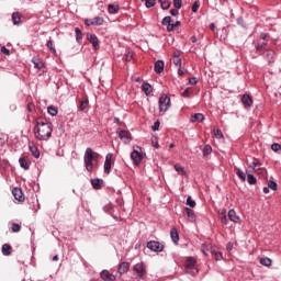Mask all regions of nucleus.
<instances>
[{
	"label": "nucleus",
	"mask_w": 281,
	"mask_h": 281,
	"mask_svg": "<svg viewBox=\"0 0 281 281\" xmlns=\"http://www.w3.org/2000/svg\"><path fill=\"white\" fill-rule=\"evenodd\" d=\"M53 131L54 127L52 126V123L45 121H36L34 135L40 142H47V139L52 137Z\"/></svg>",
	"instance_id": "nucleus-1"
},
{
	"label": "nucleus",
	"mask_w": 281,
	"mask_h": 281,
	"mask_svg": "<svg viewBox=\"0 0 281 281\" xmlns=\"http://www.w3.org/2000/svg\"><path fill=\"white\" fill-rule=\"evenodd\" d=\"M100 157V154L93 151L91 147H88L83 155V161L86 164V170L88 172H91L93 170V160L98 159Z\"/></svg>",
	"instance_id": "nucleus-2"
},
{
	"label": "nucleus",
	"mask_w": 281,
	"mask_h": 281,
	"mask_svg": "<svg viewBox=\"0 0 281 281\" xmlns=\"http://www.w3.org/2000/svg\"><path fill=\"white\" fill-rule=\"evenodd\" d=\"M186 271L190 276H196L199 273V269H196V259L193 257H188L186 261Z\"/></svg>",
	"instance_id": "nucleus-3"
},
{
	"label": "nucleus",
	"mask_w": 281,
	"mask_h": 281,
	"mask_svg": "<svg viewBox=\"0 0 281 281\" xmlns=\"http://www.w3.org/2000/svg\"><path fill=\"white\" fill-rule=\"evenodd\" d=\"M159 111L160 113H166V111H168V109H170L171 103H170V97L168 94H162L159 98Z\"/></svg>",
	"instance_id": "nucleus-4"
},
{
	"label": "nucleus",
	"mask_w": 281,
	"mask_h": 281,
	"mask_svg": "<svg viewBox=\"0 0 281 281\" xmlns=\"http://www.w3.org/2000/svg\"><path fill=\"white\" fill-rule=\"evenodd\" d=\"M144 157L145 154L142 151V147H136L131 154V159L134 161L135 166H139Z\"/></svg>",
	"instance_id": "nucleus-5"
},
{
	"label": "nucleus",
	"mask_w": 281,
	"mask_h": 281,
	"mask_svg": "<svg viewBox=\"0 0 281 281\" xmlns=\"http://www.w3.org/2000/svg\"><path fill=\"white\" fill-rule=\"evenodd\" d=\"M147 249H150V251L161 252L164 251V245L159 241L150 240L147 243Z\"/></svg>",
	"instance_id": "nucleus-6"
},
{
	"label": "nucleus",
	"mask_w": 281,
	"mask_h": 281,
	"mask_svg": "<svg viewBox=\"0 0 281 281\" xmlns=\"http://www.w3.org/2000/svg\"><path fill=\"white\" fill-rule=\"evenodd\" d=\"M134 272L138 276V278H144L146 276V266L144 262L136 263L134 266Z\"/></svg>",
	"instance_id": "nucleus-7"
},
{
	"label": "nucleus",
	"mask_w": 281,
	"mask_h": 281,
	"mask_svg": "<svg viewBox=\"0 0 281 281\" xmlns=\"http://www.w3.org/2000/svg\"><path fill=\"white\" fill-rule=\"evenodd\" d=\"M12 194L15 201H19L20 203H23V201H25V195H23V190H21V188H13Z\"/></svg>",
	"instance_id": "nucleus-8"
},
{
	"label": "nucleus",
	"mask_w": 281,
	"mask_h": 281,
	"mask_svg": "<svg viewBox=\"0 0 281 281\" xmlns=\"http://www.w3.org/2000/svg\"><path fill=\"white\" fill-rule=\"evenodd\" d=\"M87 38L90 43H92L94 49H100V41L95 34L87 33Z\"/></svg>",
	"instance_id": "nucleus-9"
},
{
	"label": "nucleus",
	"mask_w": 281,
	"mask_h": 281,
	"mask_svg": "<svg viewBox=\"0 0 281 281\" xmlns=\"http://www.w3.org/2000/svg\"><path fill=\"white\" fill-rule=\"evenodd\" d=\"M113 159V154H108L105 156V161H104V172L105 175H111V160Z\"/></svg>",
	"instance_id": "nucleus-10"
},
{
	"label": "nucleus",
	"mask_w": 281,
	"mask_h": 281,
	"mask_svg": "<svg viewBox=\"0 0 281 281\" xmlns=\"http://www.w3.org/2000/svg\"><path fill=\"white\" fill-rule=\"evenodd\" d=\"M119 137L120 139H122V142H124V144H131V134L128 131H120L119 132Z\"/></svg>",
	"instance_id": "nucleus-11"
},
{
	"label": "nucleus",
	"mask_w": 281,
	"mask_h": 281,
	"mask_svg": "<svg viewBox=\"0 0 281 281\" xmlns=\"http://www.w3.org/2000/svg\"><path fill=\"white\" fill-rule=\"evenodd\" d=\"M241 102H243L245 109H251V106L254 105V100L251 99V97L249 94H244L241 97Z\"/></svg>",
	"instance_id": "nucleus-12"
},
{
	"label": "nucleus",
	"mask_w": 281,
	"mask_h": 281,
	"mask_svg": "<svg viewBox=\"0 0 281 281\" xmlns=\"http://www.w3.org/2000/svg\"><path fill=\"white\" fill-rule=\"evenodd\" d=\"M100 278L103 280V281H115L116 278H115V274H111L109 272V270H103L101 273H100Z\"/></svg>",
	"instance_id": "nucleus-13"
},
{
	"label": "nucleus",
	"mask_w": 281,
	"mask_h": 281,
	"mask_svg": "<svg viewBox=\"0 0 281 281\" xmlns=\"http://www.w3.org/2000/svg\"><path fill=\"white\" fill-rule=\"evenodd\" d=\"M131 268V263L123 261L120 266H119V270L117 273H120L121 276H123V273H127L128 269Z\"/></svg>",
	"instance_id": "nucleus-14"
},
{
	"label": "nucleus",
	"mask_w": 281,
	"mask_h": 281,
	"mask_svg": "<svg viewBox=\"0 0 281 281\" xmlns=\"http://www.w3.org/2000/svg\"><path fill=\"white\" fill-rule=\"evenodd\" d=\"M164 67H165L164 60L159 59L154 65V71L156 74H161L164 71Z\"/></svg>",
	"instance_id": "nucleus-15"
},
{
	"label": "nucleus",
	"mask_w": 281,
	"mask_h": 281,
	"mask_svg": "<svg viewBox=\"0 0 281 281\" xmlns=\"http://www.w3.org/2000/svg\"><path fill=\"white\" fill-rule=\"evenodd\" d=\"M228 218L233 223H239L240 222V217L237 216L236 211L234 209L228 211Z\"/></svg>",
	"instance_id": "nucleus-16"
},
{
	"label": "nucleus",
	"mask_w": 281,
	"mask_h": 281,
	"mask_svg": "<svg viewBox=\"0 0 281 281\" xmlns=\"http://www.w3.org/2000/svg\"><path fill=\"white\" fill-rule=\"evenodd\" d=\"M188 221L191 223H194L196 221V215L194 214V211L190 207H186Z\"/></svg>",
	"instance_id": "nucleus-17"
},
{
	"label": "nucleus",
	"mask_w": 281,
	"mask_h": 281,
	"mask_svg": "<svg viewBox=\"0 0 281 281\" xmlns=\"http://www.w3.org/2000/svg\"><path fill=\"white\" fill-rule=\"evenodd\" d=\"M142 90L146 95H150V93H153V86H150L148 82H143Z\"/></svg>",
	"instance_id": "nucleus-18"
},
{
	"label": "nucleus",
	"mask_w": 281,
	"mask_h": 281,
	"mask_svg": "<svg viewBox=\"0 0 281 281\" xmlns=\"http://www.w3.org/2000/svg\"><path fill=\"white\" fill-rule=\"evenodd\" d=\"M102 183H104V180L102 179H92L91 186L94 188V190H100L102 188Z\"/></svg>",
	"instance_id": "nucleus-19"
},
{
	"label": "nucleus",
	"mask_w": 281,
	"mask_h": 281,
	"mask_svg": "<svg viewBox=\"0 0 281 281\" xmlns=\"http://www.w3.org/2000/svg\"><path fill=\"white\" fill-rule=\"evenodd\" d=\"M170 236H171L172 243H175V245H177V243H179V232L177 231V228H172L170 231Z\"/></svg>",
	"instance_id": "nucleus-20"
},
{
	"label": "nucleus",
	"mask_w": 281,
	"mask_h": 281,
	"mask_svg": "<svg viewBox=\"0 0 281 281\" xmlns=\"http://www.w3.org/2000/svg\"><path fill=\"white\" fill-rule=\"evenodd\" d=\"M109 14H117L120 12V5L117 4H109L108 5Z\"/></svg>",
	"instance_id": "nucleus-21"
},
{
	"label": "nucleus",
	"mask_w": 281,
	"mask_h": 281,
	"mask_svg": "<svg viewBox=\"0 0 281 281\" xmlns=\"http://www.w3.org/2000/svg\"><path fill=\"white\" fill-rule=\"evenodd\" d=\"M203 120H205V116L201 113H195L191 116V122H203Z\"/></svg>",
	"instance_id": "nucleus-22"
},
{
	"label": "nucleus",
	"mask_w": 281,
	"mask_h": 281,
	"mask_svg": "<svg viewBox=\"0 0 281 281\" xmlns=\"http://www.w3.org/2000/svg\"><path fill=\"white\" fill-rule=\"evenodd\" d=\"M2 254L3 256H10L12 254V246L9 244L2 245Z\"/></svg>",
	"instance_id": "nucleus-23"
},
{
	"label": "nucleus",
	"mask_w": 281,
	"mask_h": 281,
	"mask_svg": "<svg viewBox=\"0 0 281 281\" xmlns=\"http://www.w3.org/2000/svg\"><path fill=\"white\" fill-rule=\"evenodd\" d=\"M19 164H20L21 168H23L24 170H30V162H27V160H25L24 157H21L19 159Z\"/></svg>",
	"instance_id": "nucleus-24"
},
{
	"label": "nucleus",
	"mask_w": 281,
	"mask_h": 281,
	"mask_svg": "<svg viewBox=\"0 0 281 281\" xmlns=\"http://www.w3.org/2000/svg\"><path fill=\"white\" fill-rule=\"evenodd\" d=\"M12 22L14 25H20L21 24V14L19 12H14L12 14Z\"/></svg>",
	"instance_id": "nucleus-25"
},
{
	"label": "nucleus",
	"mask_w": 281,
	"mask_h": 281,
	"mask_svg": "<svg viewBox=\"0 0 281 281\" xmlns=\"http://www.w3.org/2000/svg\"><path fill=\"white\" fill-rule=\"evenodd\" d=\"M237 177L240 179V181L245 182L247 181V176L240 170V168H235Z\"/></svg>",
	"instance_id": "nucleus-26"
},
{
	"label": "nucleus",
	"mask_w": 281,
	"mask_h": 281,
	"mask_svg": "<svg viewBox=\"0 0 281 281\" xmlns=\"http://www.w3.org/2000/svg\"><path fill=\"white\" fill-rule=\"evenodd\" d=\"M47 113L49 115H52L53 117H56V115H58V109H56V106H54V105H49L47 108Z\"/></svg>",
	"instance_id": "nucleus-27"
},
{
	"label": "nucleus",
	"mask_w": 281,
	"mask_h": 281,
	"mask_svg": "<svg viewBox=\"0 0 281 281\" xmlns=\"http://www.w3.org/2000/svg\"><path fill=\"white\" fill-rule=\"evenodd\" d=\"M260 265H262L263 267H271L272 261L269 257H262L260 259Z\"/></svg>",
	"instance_id": "nucleus-28"
},
{
	"label": "nucleus",
	"mask_w": 281,
	"mask_h": 281,
	"mask_svg": "<svg viewBox=\"0 0 281 281\" xmlns=\"http://www.w3.org/2000/svg\"><path fill=\"white\" fill-rule=\"evenodd\" d=\"M30 150L35 159H38V157H41V151H38V148H36V146H30Z\"/></svg>",
	"instance_id": "nucleus-29"
},
{
	"label": "nucleus",
	"mask_w": 281,
	"mask_h": 281,
	"mask_svg": "<svg viewBox=\"0 0 281 281\" xmlns=\"http://www.w3.org/2000/svg\"><path fill=\"white\" fill-rule=\"evenodd\" d=\"M257 181L258 179H256L254 175L251 173L247 175V182L249 183V186H256Z\"/></svg>",
	"instance_id": "nucleus-30"
},
{
	"label": "nucleus",
	"mask_w": 281,
	"mask_h": 281,
	"mask_svg": "<svg viewBox=\"0 0 281 281\" xmlns=\"http://www.w3.org/2000/svg\"><path fill=\"white\" fill-rule=\"evenodd\" d=\"M266 56L268 58V63H273L276 53L273 50H267Z\"/></svg>",
	"instance_id": "nucleus-31"
},
{
	"label": "nucleus",
	"mask_w": 281,
	"mask_h": 281,
	"mask_svg": "<svg viewBox=\"0 0 281 281\" xmlns=\"http://www.w3.org/2000/svg\"><path fill=\"white\" fill-rule=\"evenodd\" d=\"M203 157H207V155H212V146L205 145L202 149Z\"/></svg>",
	"instance_id": "nucleus-32"
},
{
	"label": "nucleus",
	"mask_w": 281,
	"mask_h": 281,
	"mask_svg": "<svg viewBox=\"0 0 281 281\" xmlns=\"http://www.w3.org/2000/svg\"><path fill=\"white\" fill-rule=\"evenodd\" d=\"M75 34H76V41L77 43H80L82 41V31L78 27L75 29Z\"/></svg>",
	"instance_id": "nucleus-33"
},
{
	"label": "nucleus",
	"mask_w": 281,
	"mask_h": 281,
	"mask_svg": "<svg viewBox=\"0 0 281 281\" xmlns=\"http://www.w3.org/2000/svg\"><path fill=\"white\" fill-rule=\"evenodd\" d=\"M93 25H103L104 24V18L95 16L92 19Z\"/></svg>",
	"instance_id": "nucleus-34"
},
{
	"label": "nucleus",
	"mask_w": 281,
	"mask_h": 281,
	"mask_svg": "<svg viewBox=\"0 0 281 281\" xmlns=\"http://www.w3.org/2000/svg\"><path fill=\"white\" fill-rule=\"evenodd\" d=\"M89 106V99L80 101L79 111H85Z\"/></svg>",
	"instance_id": "nucleus-35"
},
{
	"label": "nucleus",
	"mask_w": 281,
	"mask_h": 281,
	"mask_svg": "<svg viewBox=\"0 0 281 281\" xmlns=\"http://www.w3.org/2000/svg\"><path fill=\"white\" fill-rule=\"evenodd\" d=\"M179 25H181V21H176L173 24H169V26H167V32L175 31V27H179Z\"/></svg>",
	"instance_id": "nucleus-36"
},
{
	"label": "nucleus",
	"mask_w": 281,
	"mask_h": 281,
	"mask_svg": "<svg viewBox=\"0 0 281 281\" xmlns=\"http://www.w3.org/2000/svg\"><path fill=\"white\" fill-rule=\"evenodd\" d=\"M46 47H48L49 52H52V54H56V48L54 47V41L48 40L46 43Z\"/></svg>",
	"instance_id": "nucleus-37"
},
{
	"label": "nucleus",
	"mask_w": 281,
	"mask_h": 281,
	"mask_svg": "<svg viewBox=\"0 0 281 281\" xmlns=\"http://www.w3.org/2000/svg\"><path fill=\"white\" fill-rule=\"evenodd\" d=\"M162 10H168L170 8V1L168 0H159Z\"/></svg>",
	"instance_id": "nucleus-38"
},
{
	"label": "nucleus",
	"mask_w": 281,
	"mask_h": 281,
	"mask_svg": "<svg viewBox=\"0 0 281 281\" xmlns=\"http://www.w3.org/2000/svg\"><path fill=\"white\" fill-rule=\"evenodd\" d=\"M171 22H172V18H171L170 15L165 16V18L162 19V21H161V23H162L164 25H167V27L170 26Z\"/></svg>",
	"instance_id": "nucleus-39"
},
{
	"label": "nucleus",
	"mask_w": 281,
	"mask_h": 281,
	"mask_svg": "<svg viewBox=\"0 0 281 281\" xmlns=\"http://www.w3.org/2000/svg\"><path fill=\"white\" fill-rule=\"evenodd\" d=\"M187 205H189V207H195L196 206V202L194 200H192V196H188L187 198Z\"/></svg>",
	"instance_id": "nucleus-40"
},
{
	"label": "nucleus",
	"mask_w": 281,
	"mask_h": 281,
	"mask_svg": "<svg viewBox=\"0 0 281 281\" xmlns=\"http://www.w3.org/2000/svg\"><path fill=\"white\" fill-rule=\"evenodd\" d=\"M176 172H179L180 175H186V169L181 165H175Z\"/></svg>",
	"instance_id": "nucleus-41"
},
{
	"label": "nucleus",
	"mask_w": 281,
	"mask_h": 281,
	"mask_svg": "<svg viewBox=\"0 0 281 281\" xmlns=\"http://www.w3.org/2000/svg\"><path fill=\"white\" fill-rule=\"evenodd\" d=\"M271 150H273V153H280L281 150V145L279 143H273L271 145Z\"/></svg>",
	"instance_id": "nucleus-42"
},
{
	"label": "nucleus",
	"mask_w": 281,
	"mask_h": 281,
	"mask_svg": "<svg viewBox=\"0 0 281 281\" xmlns=\"http://www.w3.org/2000/svg\"><path fill=\"white\" fill-rule=\"evenodd\" d=\"M268 187L270 188V190H278V183L273 180L268 181Z\"/></svg>",
	"instance_id": "nucleus-43"
},
{
	"label": "nucleus",
	"mask_w": 281,
	"mask_h": 281,
	"mask_svg": "<svg viewBox=\"0 0 281 281\" xmlns=\"http://www.w3.org/2000/svg\"><path fill=\"white\" fill-rule=\"evenodd\" d=\"M220 218H221L222 223H224V225H227V223H228L227 213L222 212V213L220 214Z\"/></svg>",
	"instance_id": "nucleus-44"
},
{
	"label": "nucleus",
	"mask_w": 281,
	"mask_h": 281,
	"mask_svg": "<svg viewBox=\"0 0 281 281\" xmlns=\"http://www.w3.org/2000/svg\"><path fill=\"white\" fill-rule=\"evenodd\" d=\"M183 5V1L182 0H173V7L177 10H181V7Z\"/></svg>",
	"instance_id": "nucleus-45"
},
{
	"label": "nucleus",
	"mask_w": 281,
	"mask_h": 281,
	"mask_svg": "<svg viewBox=\"0 0 281 281\" xmlns=\"http://www.w3.org/2000/svg\"><path fill=\"white\" fill-rule=\"evenodd\" d=\"M145 1L146 8H154L156 0H142Z\"/></svg>",
	"instance_id": "nucleus-46"
},
{
	"label": "nucleus",
	"mask_w": 281,
	"mask_h": 281,
	"mask_svg": "<svg viewBox=\"0 0 281 281\" xmlns=\"http://www.w3.org/2000/svg\"><path fill=\"white\" fill-rule=\"evenodd\" d=\"M151 146H154V148H159V140L157 139V136L151 137Z\"/></svg>",
	"instance_id": "nucleus-47"
},
{
	"label": "nucleus",
	"mask_w": 281,
	"mask_h": 281,
	"mask_svg": "<svg viewBox=\"0 0 281 281\" xmlns=\"http://www.w3.org/2000/svg\"><path fill=\"white\" fill-rule=\"evenodd\" d=\"M257 52H260L261 49H265V47H267V43L262 42L261 44L260 43H257L255 45Z\"/></svg>",
	"instance_id": "nucleus-48"
},
{
	"label": "nucleus",
	"mask_w": 281,
	"mask_h": 281,
	"mask_svg": "<svg viewBox=\"0 0 281 281\" xmlns=\"http://www.w3.org/2000/svg\"><path fill=\"white\" fill-rule=\"evenodd\" d=\"M215 260H223V254L222 252H218V251H212Z\"/></svg>",
	"instance_id": "nucleus-49"
},
{
	"label": "nucleus",
	"mask_w": 281,
	"mask_h": 281,
	"mask_svg": "<svg viewBox=\"0 0 281 281\" xmlns=\"http://www.w3.org/2000/svg\"><path fill=\"white\" fill-rule=\"evenodd\" d=\"M172 63L176 67L181 68V59L179 57H173Z\"/></svg>",
	"instance_id": "nucleus-50"
},
{
	"label": "nucleus",
	"mask_w": 281,
	"mask_h": 281,
	"mask_svg": "<svg viewBox=\"0 0 281 281\" xmlns=\"http://www.w3.org/2000/svg\"><path fill=\"white\" fill-rule=\"evenodd\" d=\"M11 229H12V232H14V233L21 232V225H19V224H12Z\"/></svg>",
	"instance_id": "nucleus-51"
},
{
	"label": "nucleus",
	"mask_w": 281,
	"mask_h": 281,
	"mask_svg": "<svg viewBox=\"0 0 281 281\" xmlns=\"http://www.w3.org/2000/svg\"><path fill=\"white\" fill-rule=\"evenodd\" d=\"M202 252L204 254V256H207L209 251H210V247H207V245L202 244Z\"/></svg>",
	"instance_id": "nucleus-52"
},
{
	"label": "nucleus",
	"mask_w": 281,
	"mask_h": 281,
	"mask_svg": "<svg viewBox=\"0 0 281 281\" xmlns=\"http://www.w3.org/2000/svg\"><path fill=\"white\" fill-rule=\"evenodd\" d=\"M200 5H201V4H200L198 1H195V2L192 4V12H198Z\"/></svg>",
	"instance_id": "nucleus-53"
},
{
	"label": "nucleus",
	"mask_w": 281,
	"mask_h": 281,
	"mask_svg": "<svg viewBox=\"0 0 281 281\" xmlns=\"http://www.w3.org/2000/svg\"><path fill=\"white\" fill-rule=\"evenodd\" d=\"M190 88H187L183 92H182V98H190Z\"/></svg>",
	"instance_id": "nucleus-54"
},
{
	"label": "nucleus",
	"mask_w": 281,
	"mask_h": 281,
	"mask_svg": "<svg viewBox=\"0 0 281 281\" xmlns=\"http://www.w3.org/2000/svg\"><path fill=\"white\" fill-rule=\"evenodd\" d=\"M214 135H215V137H217L218 139H221V138L223 137V132H222L221 130H216V131L214 132Z\"/></svg>",
	"instance_id": "nucleus-55"
},
{
	"label": "nucleus",
	"mask_w": 281,
	"mask_h": 281,
	"mask_svg": "<svg viewBox=\"0 0 281 281\" xmlns=\"http://www.w3.org/2000/svg\"><path fill=\"white\" fill-rule=\"evenodd\" d=\"M33 64H34L35 69H43V63L33 60Z\"/></svg>",
	"instance_id": "nucleus-56"
},
{
	"label": "nucleus",
	"mask_w": 281,
	"mask_h": 281,
	"mask_svg": "<svg viewBox=\"0 0 281 281\" xmlns=\"http://www.w3.org/2000/svg\"><path fill=\"white\" fill-rule=\"evenodd\" d=\"M125 60L127 63H130V60H133V53L128 52L126 55H125Z\"/></svg>",
	"instance_id": "nucleus-57"
},
{
	"label": "nucleus",
	"mask_w": 281,
	"mask_h": 281,
	"mask_svg": "<svg viewBox=\"0 0 281 281\" xmlns=\"http://www.w3.org/2000/svg\"><path fill=\"white\" fill-rule=\"evenodd\" d=\"M1 53L5 54V56H10V49H8L5 46L1 47Z\"/></svg>",
	"instance_id": "nucleus-58"
},
{
	"label": "nucleus",
	"mask_w": 281,
	"mask_h": 281,
	"mask_svg": "<svg viewBox=\"0 0 281 281\" xmlns=\"http://www.w3.org/2000/svg\"><path fill=\"white\" fill-rule=\"evenodd\" d=\"M260 164V160L256 159L255 161L251 162V168L252 170H256V168L258 167V165Z\"/></svg>",
	"instance_id": "nucleus-59"
},
{
	"label": "nucleus",
	"mask_w": 281,
	"mask_h": 281,
	"mask_svg": "<svg viewBox=\"0 0 281 281\" xmlns=\"http://www.w3.org/2000/svg\"><path fill=\"white\" fill-rule=\"evenodd\" d=\"M179 14V9H171L170 10V15L171 16H177Z\"/></svg>",
	"instance_id": "nucleus-60"
},
{
	"label": "nucleus",
	"mask_w": 281,
	"mask_h": 281,
	"mask_svg": "<svg viewBox=\"0 0 281 281\" xmlns=\"http://www.w3.org/2000/svg\"><path fill=\"white\" fill-rule=\"evenodd\" d=\"M153 131H159V121H156L154 125L151 126Z\"/></svg>",
	"instance_id": "nucleus-61"
},
{
	"label": "nucleus",
	"mask_w": 281,
	"mask_h": 281,
	"mask_svg": "<svg viewBox=\"0 0 281 281\" xmlns=\"http://www.w3.org/2000/svg\"><path fill=\"white\" fill-rule=\"evenodd\" d=\"M196 82H199V80L195 77L189 79V85H196Z\"/></svg>",
	"instance_id": "nucleus-62"
},
{
	"label": "nucleus",
	"mask_w": 281,
	"mask_h": 281,
	"mask_svg": "<svg viewBox=\"0 0 281 281\" xmlns=\"http://www.w3.org/2000/svg\"><path fill=\"white\" fill-rule=\"evenodd\" d=\"M27 111H29V113H32V111H34V103L27 104Z\"/></svg>",
	"instance_id": "nucleus-63"
},
{
	"label": "nucleus",
	"mask_w": 281,
	"mask_h": 281,
	"mask_svg": "<svg viewBox=\"0 0 281 281\" xmlns=\"http://www.w3.org/2000/svg\"><path fill=\"white\" fill-rule=\"evenodd\" d=\"M85 23H86V25L91 26V25H93V19H87L85 21Z\"/></svg>",
	"instance_id": "nucleus-64"
}]
</instances>
